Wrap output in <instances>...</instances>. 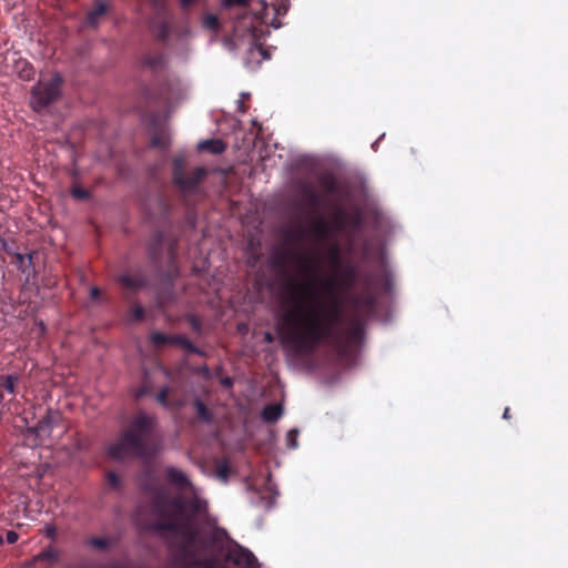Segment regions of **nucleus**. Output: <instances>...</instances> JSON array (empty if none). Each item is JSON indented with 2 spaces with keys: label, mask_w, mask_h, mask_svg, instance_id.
<instances>
[{
  "label": "nucleus",
  "mask_w": 568,
  "mask_h": 568,
  "mask_svg": "<svg viewBox=\"0 0 568 568\" xmlns=\"http://www.w3.org/2000/svg\"><path fill=\"white\" fill-rule=\"evenodd\" d=\"M108 455L113 459H122L132 455L138 456V450L133 448L131 443L126 440V437L123 435L108 447Z\"/></svg>",
  "instance_id": "obj_8"
},
{
  "label": "nucleus",
  "mask_w": 568,
  "mask_h": 568,
  "mask_svg": "<svg viewBox=\"0 0 568 568\" xmlns=\"http://www.w3.org/2000/svg\"><path fill=\"white\" fill-rule=\"evenodd\" d=\"M90 294L92 298H97L100 295V291L97 287H92Z\"/></svg>",
  "instance_id": "obj_29"
},
{
  "label": "nucleus",
  "mask_w": 568,
  "mask_h": 568,
  "mask_svg": "<svg viewBox=\"0 0 568 568\" xmlns=\"http://www.w3.org/2000/svg\"><path fill=\"white\" fill-rule=\"evenodd\" d=\"M195 0H181V3L183 7H189L191 6Z\"/></svg>",
  "instance_id": "obj_32"
},
{
  "label": "nucleus",
  "mask_w": 568,
  "mask_h": 568,
  "mask_svg": "<svg viewBox=\"0 0 568 568\" xmlns=\"http://www.w3.org/2000/svg\"><path fill=\"white\" fill-rule=\"evenodd\" d=\"M217 476L219 478H221L223 481L226 480L227 478V468L226 466H221L217 470Z\"/></svg>",
  "instance_id": "obj_26"
},
{
  "label": "nucleus",
  "mask_w": 568,
  "mask_h": 568,
  "mask_svg": "<svg viewBox=\"0 0 568 568\" xmlns=\"http://www.w3.org/2000/svg\"><path fill=\"white\" fill-rule=\"evenodd\" d=\"M200 151H207L213 154H220L225 150V143L219 139L201 141L197 144Z\"/></svg>",
  "instance_id": "obj_11"
},
{
  "label": "nucleus",
  "mask_w": 568,
  "mask_h": 568,
  "mask_svg": "<svg viewBox=\"0 0 568 568\" xmlns=\"http://www.w3.org/2000/svg\"><path fill=\"white\" fill-rule=\"evenodd\" d=\"M92 545L95 546V547H103L105 544L103 540H100V539H94L92 540Z\"/></svg>",
  "instance_id": "obj_30"
},
{
  "label": "nucleus",
  "mask_w": 568,
  "mask_h": 568,
  "mask_svg": "<svg viewBox=\"0 0 568 568\" xmlns=\"http://www.w3.org/2000/svg\"><path fill=\"white\" fill-rule=\"evenodd\" d=\"M283 415L282 404H271L263 408L262 418L264 422H276Z\"/></svg>",
  "instance_id": "obj_12"
},
{
  "label": "nucleus",
  "mask_w": 568,
  "mask_h": 568,
  "mask_svg": "<svg viewBox=\"0 0 568 568\" xmlns=\"http://www.w3.org/2000/svg\"><path fill=\"white\" fill-rule=\"evenodd\" d=\"M3 399V393H0V403L2 402Z\"/></svg>",
  "instance_id": "obj_38"
},
{
  "label": "nucleus",
  "mask_w": 568,
  "mask_h": 568,
  "mask_svg": "<svg viewBox=\"0 0 568 568\" xmlns=\"http://www.w3.org/2000/svg\"><path fill=\"white\" fill-rule=\"evenodd\" d=\"M166 477L171 484L183 491L184 498L169 503L165 496L160 495L154 501L153 511L163 528L191 538L194 535V521L205 514L206 504L197 498L183 471L169 468Z\"/></svg>",
  "instance_id": "obj_2"
},
{
  "label": "nucleus",
  "mask_w": 568,
  "mask_h": 568,
  "mask_svg": "<svg viewBox=\"0 0 568 568\" xmlns=\"http://www.w3.org/2000/svg\"><path fill=\"white\" fill-rule=\"evenodd\" d=\"M3 539H2V536L0 535V544H2Z\"/></svg>",
  "instance_id": "obj_39"
},
{
  "label": "nucleus",
  "mask_w": 568,
  "mask_h": 568,
  "mask_svg": "<svg viewBox=\"0 0 568 568\" xmlns=\"http://www.w3.org/2000/svg\"><path fill=\"white\" fill-rule=\"evenodd\" d=\"M221 384L223 387L229 388L233 386V382L230 377H225L221 379Z\"/></svg>",
  "instance_id": "obj_28"
},
{
  "label": "nucleus",
  "mask_w": 568,
  "mask_h": 568,
  "mask_svg": "<svg viewBox=\"0 0 568 568\" xmlns=\"http://www.w3.org/2000/svg\"><path fill=\"white\" fill-rule=\"evenodd\" d=\"M152 2H153V4H154L155 7H159V8H160V7H162V6L164 4V0H152Z\"/></svg>",
  "instance_id": "obj_33"
},
{
  "label": "nucleus",
  "mask_w": 568,
  "mask_h": 568,
  "mask_svg": "<svg viewBox=\"0 0 568 568\" xmlns=\"http://www.w3.org/2000/svg\"><path fill=\"white\" fill-rule=\"evenodd\" d=\"M195 409H196V413L200 418H202L203 420L210 419L211 415H210L209 410L206 409V406L204 403L197 400L195 403Z\"/></svg>",
  "instance_id": "obj_20"
},
{
  "label": "nucleus",
  "mask_w": 568,
  "mask_h": 568,
  "mask_svg": "<svg viewBox=\"0 0 568 568\" xmlns=\"http://www.w3.org/2000/svg\"><path fill=\"white\" fill-rule=\"evenodd\" d=\"M118 282L128 288H139L143 285L140 278L132 277L129 274H123L118 277Z\"/></svg>",
  "instance_id": "obj_15"
},
{
  "label": "nucleus",
  "mask_w": 568,
  "mask_h": 568,
  "mask_svg": "<svg viewBox=\"0 0 568 568\" xmlns=\"http://www.w3.org/2000/svg\"><path fill=\"white\" fill-rule=\"evenodd\" d=\"M108 483L113 486V487H116L119 485V478L118 476L114 474V473H109L108 474Z\"/></svg>",
  "instance_id": "obj_25"
},
{
  "label": "nucleus",
  "mask_w": 568,
  "mask_h": 568,
  "mask_svg": "<svg viewBox=\"0 0 568 568\" xmlns=\"http://www.w3.org/2000/svg\"><path fill=\"white\" fill-rule=\"evenodd\" d=\"M229 559L243 568H255V557L247 549L237 547L230 551Z\"/></svg>",
  "instance_id": "obj_9"
},
{
  "label": "nucleus",
  "mask_w": 568,
  "mask_h": 568,
  "mask_svg": "<svg viewBox=\"0 0 568 568\" xmlns=\"http://www.w3.org/2000/svg\"><path fill=\"white\" fill-rule=\"evenodd\" d=\"M72 194L77 199H85L88 196V192L81 187H74Z\"/></svg>",
  "instance_id": "obj_23"
},
{
  "label": "nucleus",
  "mask_w": 568,
  "mask_h": 568,
  "mask_svg": "<svg viewBox=\"0 0 568 568\" xmlns=\"http://www.w3.org/2000/svg\"><path fill=\"white\" fill-rule=\"evenodd\" d=\"M7 540L9 544H13L18 540V534L16 531H8L7 532Z\"/></svg>",
  "instance_id": "obj_27"
},
{
  "label": "nucleus",
  "mask_w": 568,
  "mask_h": 568,
  "mask_svg": "<svg viewBox=\"0 0 568 568\" xmlns=\"http://www.w3.org/2000/svg\"><path fill=\"white\" fill-rule=\"evenodd\" d=\"M151 341L154 345L161 346L166 343H176L182 345L185 348L191 347V343L181 336H169L160 332H154L151 334Z\"/></svg>",
  "instance_id": "obj_10"
},
{
  "label": "nucleus",
  "mask_w": 568,
  "mask_h": 568,
  "mask_svg": "<svg viewBox=\"0 0 568 568\" xmlns=\"http://www.w3.org/2000/svg\"><path fill=\"white\" fill-rule=\"evenodd\" d=\"M183 168V159L176 158L174 160V181L179 184L183 190H190L196 185V183L202 179L205 174V170L199 168L194 171L190 179H185L182 174Z\"/></svg>",
  "instance_id": "obj_7"
},
{
  "label": "nucleus",
  "mask_w": 568,
  "mask_h": 568,
  "mask_svg": "<svg viewBox=\"0 0 568 568\" xmlns=\"http://www.w3.org/2000/svg\"><path fill=\"white\" fill-rule=\"evenodd\" d=\"M7 248V242L4 241V239L0 235V250H6Z\"/></svg>",
  "instance_id": "obj_31"
},
{
  "label": "nucleus",
  "mask_w": 568,
  "mask_h": 568,
  "mask_svg": "<svg viewBox=\"0 0 568 568\" xmlns=\"http://www.w3.org/2000/svg\"><path fill=\"white\" fill-rule=\"evenodd\" d=\"M21 460H19V471L21 477L36 476L41 477L47 470L45 464H38L39 454L32 447L21 448Z\"/></svg>",
  "instance_id": "obj_6"
},
{
  "label": "nucleus",
  "mask_w": 568,
  "mask_h": 568,
  "mask_svg": "<svg viewBox=\"0 0 568 568\" xmlns=\"http://www.w3.org/2000/svg\"><path fill=\"white\" fill-rule=\"evenodd\" d=\"M247 0H223V4L225 7H232V6H245Z\"/></svg>",
  "instance_id": "obj_22"
},
{
  "label": "nucleus",
  "mask_w": 568,
  "mask_h": 568,
  "mask_svg": "<svg viewBox=\"0 0 568 568\" xmlns=\"http://www.w3.org/2000/svg\"><path fill=\"white\" fill-rule=\"evenodd\" d=\"M14 61V72L22 79V80H30L33 75V69L31 64L23 59H13Z\"/></svg>",
  "instance_id": "obj_13"
},
{
  "label": "nucleus",
  "mask_w": 568,
  "mask_h": 568,
  "mask_svg": "<svg viewBox=\"0 0 568 568\" xmlns=\"http://www.w3.org/2000/svg\"><path fill=\"white\" fill-rule=\"evenodd\" d=\"M503 417L505 419L509 418V408L508 407L505 409Z\"/></svg>",
  "instance_id": "obj_35"
},
{
  "label": "nucleus",
  "mask_w": 568,
  "mask_h": 568,
  "mask_svg": "<svg viewBox=\"0 0 568 568\" xmlns=\"http://www.w3.org/2000/svg\"><path fill=\"white\" fill-rule=\"evenodd\" d=\"M153 427L154 423L151 417L139 414L125 432L124 436L133 448L138 450V456H144L146 454V446L151 440Z\"/></svg>",
  "instance_id": "obj_3"
},
{
  "label": "nucleus",
  "mask_w": 568,
  "mask_h": 568,
  "mask_svg": "<svg viewBox=\"0 0 568 568\" xmlns=\"http://www.w3.org/2000/svg\"><path fill=\"white\" fill-rule=\"evenodd\" d=\"M297 437H298V430L297 429H291L287 434H286V445L288 448H297L298 446V442H297Z\"/></svg>",
  "instance_id": "obj_19"
},
{
  "label": "nucleus",
  "mask_w": 568,
  "mask_h": 568,
  "mask_svg": "<svg viewBox=\"0 0 568 568\" xmlns=\"http://www.w3.org/2000/svg\"><path fill=\"white\" fill-rule=\"evenodd\" d=\"M19 376L16 374L7 375L1 377V386L3 390H13L14 387L19 386Z\"/></svg>",
  "instance_id": "obj_16"
},
{
  "label": "nucleus",
  "mask_w": 568,
  "mask_h": 568,
  "mask_svg": "<svg viewBox=\"0 0 568 568\" xmlns=\"http://www.w3.org/2000/svg\"><path fill=\"white\" fill-rule=\"evenodd\" d=\"M240 108H241L242 112H245V109L243 108V103L242 102L240 103Z\"/></svg>",
  "instance_id": "obj_37"
},
{
  "label": "nucleus",
  "mask_w": 568,
  "mask_h": 568,
  "mask_svg": "<svg viewBox=\"0 0 568 568\" xmlns=\"http://www.w3.org/2000/svg\"><path fill=\"white\" fill-rule=\"evenodd\" d=\"M106 4L103 2L97 3L93 10L88 13L87 23L91 27H95L98 24L99 18L102 17L106 12Z\"/></svg>",
  "instance_id": "obj_14"
},
{
  "label": "nucleus",
  "mask_w": 568,
  "mask_h": 568,
  "mask_svg": "<svg viewBox=\"0 0 568 568\" xmlns=\"http://www.w3.org/2000/svg\"><path fill=\"white\" fill-rule=\"evenodd\" d=\"M143 313H144L143 307L140 305H135L132 308V318L135 321L141 320L143 317Z\"/></svg>",
  "instance_id": "obj_21"
},
{
  "label": "nucleus",
  "mask_w": 568,
  "mask_h": 568,
  "mask_svg": "<svg viewBox=\"0 0 568 568\" xmlns=\"http://www.w3.org/2000/svg\"><path fill=\"white\" fill-rule=\"evenodd\" d=\"M164 63V58L161 54H155L152 57H148L144 60V64L151 68H159Z\"/></svg>",
  "instance_id": "obj_18"
},
{
  "label": "nucleus",
  "mask_w": 568,
  "mask_h": 568,
  "mask_svg": "<svg viewBox=\"0 0 568 568\" xmlns=\"http://www.w3.org/2000/svg\"><path fill=\"white\" fill-rule=\"evenodd\" d=\"M59 423L60 414L51 412L34 425L28 427L26 439L29 444H43L49 438L58 437L63 432V427Z\"/></svg>",
  "instance_id": "obj_4"
},
{
  "label": "nucleus",
  "mask_w": 568,
  "mask_h": 568,
  "mask_svg": "<svg viewBox=\"0 0 568 568\" xmlns=\"http://www.w3.org/2000/svg\"><path fill=\"white\" fill-rule=\"evenodd\" d=\"M61 78L53 75L49 81H40L32 91L31 105L36 111H41L60 94Z\"/></svg>",
  "instance_id": "obj_5"
},
{
  "label": "nucleus",
  "mask_w": 568,
  "mask_h": 568,
  "mask_svg": "<svg viewBox=\"0 0 568 568\" xmlns=\"http://www.w3.org/2000/svg\"><path fill=\"white\" fill-rule=\"evenodd\" d=\"M331 233L324 219H315L298 233V246L291 253L292 275L282 292L278 334L294 352L311 351L338 323L339 291L354 276L351 267H343Z\"/></svg>",
  "instance_id": "obj_1"
},
{
  "label": "nucleus",
  "mask_w": 568,
  "mask_h": 568,
  "mask_svg": "<svg viewBox=\"0 0 568 568\" xmlns=\"http://www.w3.org/2000/svg\"><path fill=\"white\" fill-rule=\"evenodd\" d=\"M265 339H266V341H268V342H271V341H272V336H271V334H270V333H266V334H265Z\"/></svg>",
  "instance_id": "obj_36"
},
{
  "label": "nucleus",
  "mask_w": 568,
  "mask_h": 568,
  "mask_svg": "<svg viewBox=\"0 0 568 568\" xmlns=\"http://www.w3.org/2000/svg\"><path fill=\"white\" fill-rule=\"evenodd\" d=\"M203 27L209 30H216L219 27V18L215 14H206L203 18Z\"/></svg>",
  "instance_id": "obj_17"
},
{
  "label": "nucleus",
  "mask_w": 568,
  "mask_h": 568,
  "mask_svg": "<svg viewBox=\"0 0 568 568\" xmlns=\"http://www.w3.org/2000/svg\"><path fill=\"white\" fill-rule=\"evenodd\" d=\"M152 144H153L154 146H163V144H161V143H160V141H159V139H158V138H154V139L152 140Z\"/></svg>",
  "instance_id": "obj_34"
},
{
  "label": "nucleus",
  "mask_w": 568,
  "mask_h": 568,
  "mask_svg": "<svg viewBox=\"0 0 568 568\" xmlns=\"http://www.w3.org/2000/svg\"><path fill=\"white\" fill-rule=\"evenodd\" d=\"M170 393H158L156 400L158 403L162 404L163 406L168 405V395Z\"/></svg>",
  "instance_id": "obj_24"
}]
</instances>
